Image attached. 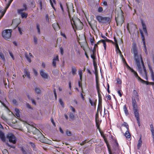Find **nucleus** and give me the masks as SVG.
<instances>
[{
    "mask_svg": "<svg viewBox=\"0 0 154 154\" xmlns=\"http://www.w3.org/2000/svg\"><path fill=\"white\" fill-rule=\"evenodd\" d=\"M132 52L134 54V60L136 63L138 72L143 76H145L146 79L148 80L147 71L142 57L140 55L138 54L137 49L136 47H133L132 49H131V52Z\"/></svg>",
    "mask_w": 154,
    "mask_h": 154,
    "instance_id": "f257e3e1",
    "label": "nucleus"
},
{
    "mask_svg": "<svg viewBox=\"0 0 154 154\" xmlns=\"http://www.w3.org/2000/svg\"><path fill=\"white\" fill-rule=\"evenodd\" d=\"M117 13L115 15V20L117 26H121L124 21V18L123 15V12L122 10L120 9L116 12Z\"/></svg>",
    "mask_w": 154,
    "mask_h": 154,
    "instance_id": "f03ea898",
    "label": "nucleus"
},
{
    "mask_svg": "<svg viewBox=\"0 0 154 154\" xmlns=\"http://www.w3.org/2000/svg\"><path fill=\"white\" fill-rule=\"evenodd\" d=\"M72 22L71 21V24L73 28L75 27L76 29L81 30L83 28V24L78 18L75 19L72 18Z\"/></svg>",
    "mask_w": 154,
    "mask_h": 154,
    "instance_id": "7ed1b4c3",
    "label": "nucleus"
},
{
    "mask_svg": "<svg viewBox=\"0 0 154 154\" xmlns=\"http://www.w3.org/2000/svg\"><path fill=\"white\" fill-rule=\"evenodd\" d=\"M96 17L97 20L100 23H109L111 21L110 18L109 17H103L100 15H97Z\"/></svg>",
    "mask_w": 154,
    "mask_h": 154,
    "instance_id": "20e7f679",
    "label": "nucleus"
},
{
    "mask_svg": "<svg viewBox=\"0 0 154 154\" xmlns=\"http://www.w3.org/2000/svg\"><path fill=\"white\" fill-rule=\"evenodd\" d=\"M12 29H6L2 32V36L6 40L10 38L11 35Z\"/></svg>",
    "mask_w": 154,
    "mask_h": 154,
    "instance_id": "39448f33",
    "label": "nucleus"
},
{
    "mask_svg": "<svg viewBox=\"0 0 154 154\" xmlns=\"http://www.w3.org/2000/svg\"><path fill=\"white\" fill-rule=\"evenodd\" d=\"M7 138L8 139L9 141L10 142L13 144L16 143L17 140L16 137L12 133H8L7 135Z\"/></svg>",
    "mask_w": 154,
    "mask_h": 154,
    "instance_id": "423d86ee",
    "label": "nucleus"
},
{
    "mask_svg": "<svg viewBox=\"0 0 154 154\" xmlns=\"http://www.w3.org/2000/svg\"><path fill=\"white\" fill-rule=\"evenodd\" d=\"M66 5L67 7V9H68V15L69 16V17L70 18V20H71V21L72 20V18H71V14H72L73 15L74 14L73 13L75 11V10L73 9V5L72 3H71L70 4V5L71 6V10L69 8V6H68V4L66 3Z\"/></svg>",
    "mask_w": 154,
    "mask_h": 154,
    "instance_id": "0eeeda50",
    "label": "nucleus"
},
{
    "mask_svg": "<svg viewBox=\"0 0 154 154\" xmlns=\"http://www.w3.org/2000/svg\"><path fill=\"white\" fill-rule=\"evenodd\" d=\"M12 1H9L8 4L6 5V6L5 8V9L4 11H3L2 9V8L0 7V12L1 14V15L0 16V18H2L4 14H5L6 11L7 9L9 7L10 5L11 2Z\"/></svg>",
    "mask_w": 154,
    "mask_h": 154,
    "instance_id": "6e6552de",
    "label": "nucleus"
},
{
    "mask_svg": "<svg viewBox=\"0 0 154 154\" xmlns=\"http://www.w3.org/2000/svg\"><path fill=\"white\" fill-rule=\"evenodd\" d=\"M20 149L23 154H31L32 152L30 149H25L23 147H21Z\"/></svg>",
    "mask_w": 154,
    "mask_h": 154,
    "instance_id": "1a4fd4ad",
    "label": "nucleus"
},
{
    "mask_svg": "<svg viewBox=\"0 0 154 154\" xmlns=\"http://www.w3.org/2000/svg\"><path fill=\"white\" fill-rule=\"evenodd\" d=\"M23 8L18 9L17 10L18 13L23 12V11H26L28 10L27 7L25 4H23Z\"/></svg>",
    "mask_w": 154,
    "mask_h": 154,
    "instance_id": "9d476101",
    "label": "nucleus"
},
{
    "mask_svg": "<svg viewBox=\"0 0 154 154\" xmlns=\"http://www.w3.org/2000/svg\"><path fill=\"white\" fill-rule=\"evenodd\" d=\"M131 72L133 73L136 78H137V79H138V80L139 81H142L143 82H145L144 80L142 79L141 78H140V77L139 76L137 72H136L133 69H132L131 70Z\"/></svg>",
    "mask_w": 154,
    "mask_h": 154,
    "instance_id": "9b49d317",
    "label": "nucleus"
},
{
    "mask_svg": "<svg viewBox=\"0 0 154 154\" xmlns=\"http://www.w3.org/2000/svg\"><path fill=\"white\" fill-rule=\"evenodd\" d=\"M132 105L133 111L137 109V104L136 102L135 99L132 98Z\"/></svg>",
    "mask_w": 154,
    "mask_h": 154,
    "instance_id": "f8f14e48",
    "label": "nucleus"
},
{
    "mask_svg": "<svg viewBox=\"0 0 154 154\" xmlns=\"http://www.w3.org/2000/svg\"><path fill=\"white\" fill-rule=\"evenodd\" d=\"M101 37L102 38H103L104 39V40H101L100 41H98L97 42V44H99V43L100 42H102L103 44L104 49L105 50H106V43L105 42V40H106V39H107V38L106 37H105V36H103V35H102L101 36Z\"/></svg>",
    "mask_w": 154,
    "mask_h": 154,
    "instance_id": "ddd939ff",
    "label": "nucleus"
},
{
    "mask_svg": "<svg viewBox=\"0 0 154 154\" xmlns=\"http://www.w3.org/2000/svg\"><path fill=\"white\" fill-rule=\"evenodd\" d=\"M40 74L43 78L45 79H48V75L44 72L43 70H42L40 72Z\"/></svg>",
    "mask_w": 154,
    "mask_h": 154,
    "instance_id": "4468645a",
    "label": "nucleus"
},
{
    "mask_svg": "<svg viewBox=\"0 0 154 154\" xmlns=\"http://www.w3.org/2000/svg\"><path fill=\"white\" fill-rule=\"evenodd\" d=\"M141 23H142V27H143V30L144 32V33H145V34H146V35L147 36H148V33L147 32V29H146V25H145V24L143 22V20H141Z\"/></svg>",
    "mask_w": 154,
    "mask_h": 154,
    "instance_id": "2eb2a0df",
    "label": "nucleus"
},
{
    "mask_svg": "<svg viewBox=\"0 0 154 154\" xmlns=\"http://www.w3.org/2000/svg\"><path fill=\"white\" fill-rule=\"evenodd\" d=\"M0 138L3 142H5L6 141L4 133L1 131H0Z\"/></svg>",
    "mask_w": 154,
    "mask_h": 154,
    "instance_id": "dca6fc26",
    "label": "nucleus"
},
{
    "mask_svg": "<svg viewBox=\"0 0 154 154\" xmlns=\"http://www.w3.org/2000/svg\"><path fill=\"white\" fill-rule=\"evenodd\" d=\"M24 74L29 79L30 78V75L29 72L27 69H25L24 70Z\"/></svg>",
    "mask_w": 154,
    "mask_h": 154,
    "instance_id": "f3484780",
    "label": "nucleus"
},
{
    "mask_svg": "<svg viewBox=\"0 0 154 154\" xmlns=\"http://www.w3.org/2000/svg\"><path fill=\"white\" fill-rule=\"evenodd\" d=\"M36 130L37 131L38 129L31 126H30L28 128V132L30 133H32L33 131Z\"/></svg>",
    "mask_w": 154,
    "mask_h": 154,
    "instance_id": "a211bd4d",
    "label": "nucleus"
},
{
    "mask_svg": "<svg viewBox=\"0 0 154 154\" xmlns=\"http://www.w3.org/2000/svg\"><path fill=\"white\" fill-rule=\"evenodd\" d=\"M103 138L104 139V140L105 143H106L107 146V148H108V151L109 152V154H110V153H112V152L111 151L109 145L108 143V142L106 139L105 137H103Z\"/></svg>",
    "mask_w": 154,
    "mask_h": 154,
    "instance_id": "6ab92c4d",
    "label": "nucleus"
},
{
    "mask_svg": "<svg viewBox=\"0 0 154 154\" xmlns=\"http://www.w3.org/2000/svg\"><path fill=\"white\" fill-rule=\"evenodd\" d=\"M97 89V91L98 94V96L99 97V102H102V99L101 97V95L100 93V90L99 87H96Z\"/></svg>",
    "mask_w": 154,
    "mask_h": 154,
    "instance_id": "aec40b11",
    "label": "nucleus"
},
{
    "mask_svg": "<svg viewBox=\"0 0 154 154\" xmlns=\"http://www.w3.org/2000/svg\"><path fill=\"white\" fill-rule=\"evenodd\" d=\"M43 135L41 132L38 130L37 131V133L35 137V139H38Z\"/></svg>",
    "mask_w": 154,
    "mask_h": 154,
    "instance_id": "412c9836",
    "label": "nucleus"
},
{
    "mask_svg": "<svg viewBox=\"0 0 154 154\" xmlns=\"http://www.w3.org/2000/svg\"><path fill=\"white\" fill-rule=\"evenodd\" d=\"M38 140L43 143H45L46 141V139L43 135Z\"/></svg>",
    "mask_w": 154,
    "mask_h": 154,
    "instance_id": "4be33fe9",
    "label": "nucleus"
},
{
    "mask_svg": "<svg viewBox=\"0 0 154 154\" xmlns=\"http://www.w3.org/2000/svg\"><path fill=\"white\" fill-rule=\"evenodd\" d=\"M95 120L96 126L97 128L99 129V117L98 113H97L96 115Z\"/></svg>",
    "mask_w": 154,
    "mask_h": 154,
    "instance_id": "5701e85b",
    "label": "nucleus"
},
{
    "mask_svg": "<svg viewBox=\"0 0 154 154\" xmlns=\"http://www.w3.org/2000/svg\"><path fill=\"white\" fill-rule=\"evenodd\" d=\"M77 71V69L76 67L73 66H72V72L73 75H74L76 74Z\"/></svg>",
    "mask_w": 154,
    "mask_h": 154,
    "instance_id": "b1692460",
    "label": "nucleus"
},
{
    "mask_svg": "<svg viewBox=\"0 0 154 154\" xmlns=\"http://www.w3.org/2000/svg\"><path fill=\"white\" fill-rule=\"evenodd\" d=\"M141 136L140 137L138 141V144L137 145V147L138 149H139L141 147L142 144V140L141 139Z\"/></svg>",
    "mask_w": 154,
    "mask_h": 154,
    "instance_id": "393cba45",
    "label": "nucleus"
},
{
    "mask_svg": "<svg viewBox=\"0 0 154 154\" xmlns=\"http://www.w3.org/2000/svg\"><path fill=\"white\" fill-rule=\"evenodd\" d=\"M95 74L96 75V87H99V81H98V71L97 72H95Z\"/></svg>",
    "mask_w": 154,
    "mask_h": 154,
    "instance_id": "a878e982",
    "label": "nucleus"
},
{
    "mask_svg": "<svg viewBox=\"0 0 154 154\" xmlns=\"http://www.w3.org/2000/svg\"><path fill=\"white\" fill-rule=\"evenodd\" d=\"M134 114L136 118H140L139 114L138 112V109L134 111Z\"/></svg>",
    "mask_w": 154,
    "mask_h": 154,
    "instance_id": "bb28decb",
    "label": "nucleus"
},
{
    "mask_svg": "<svg viewBox=\"0 0 154 154\" xmlns=\"http://www.w3.org/2000/svg\"><path fill=\"white\" fill-rule=\"evenodd\" d=\"M18 14L20 15L22 18H26L27 16V14L25 13V12L20 13H18Z\"/></svg>",
    "mask_w": 154,
    "mask_h": 154,
    "instance_id": "cd10ccee",
    "label": "nucleus"
},
{
    "mask_svg": "<svg viewBox=\"0 0 154 154\" xmlns=\"http://www.w3.org/2000/svg\"><path fill=\"white\" fill-rule=\"evenodd\" d=\"M34 90L35 93L37 94H40L41 93V91L38 88L35 87Z\"/></svg>",
    "mask_w": 154,
    "mask_h": 154,
    "instance_id": "c85d7f7f",
    "label": "nucleus"
},
{
    "mask_svg": "<svg viewBox=\"0 0 154 154\" xmlns=\"http://www.w3.org/2000/svg\"><path fill=\"white\" fill-rule=\"evenodd\" d=\"M129 130H127L124 135L127 138H129L130 137L131 135L128 131Z\"/></svg>",
    "mask_w": 154,
    "mask_h": 154,
    "instance_id": "c756f323",
    "label": "nucleus"
},
{
    "mask_svg": "<svg viewBox=\"0 0 154 154\" xmlns=\"http://www.w3.org/2000/svg\"><path fill=\"white\" fill-rule=\"evenodd\" d=\"M140 32L141 35V38L143 42H145L144 36L143 35V32L142 30H140Z\"/></svg>",
    "mask_w": 154,
    "mask_h": 154,
    "instance_id": "7c9ffc66",
    "label": "nucleus"
},
{
    "mask_svg": "<svg viewBox=\"0 0 154 154\" xmlns=\"http://www.w3.org/2000/svg\"><path fill=\"white\" fill-rule=\"evenodd\" d=\"M100 5L102 6H105L106 8H107L108 7V5L107 4V3L105 1L103 2H102L100 3Z\"/></svg>",
    "mask_w": 154,
    "mask_h": 154,
    "instance_id": "2f4dec72",
    "label": "nucleus"
},
{
    "mask_svg": "<svg viewBox=\"0 0 154 154\" xmlns=\"http://www.w3.org/2000/svg\"><path fill=\"white\" fill-rule=\"evenodd\" d=\"M93 65L94 66V69L95 72H97V64L95 62V60H93Z\"/></svg>",
    "mask_w": 154,
    "mask_h": 154,
    "instance_id": "473e14b6",
    "label": "nucleus"
},
{
    "mask_svg": "<svg viewBox=\"0 0 154 154\" xmlns=\"http://www.w3.org/2000/svg\"><path fill=\"white\" fill-rule=\"evenodd\" d=\"M89 101L90 103H91V106H93L94 105L95 106H96L97 103V100H95V101L94 103L90 99H89Z\"/></svg>",
    "mask_w": 154,
    "mask_h": 154,
    "instance_id": "72a5a7b5",
    "label": "nucleus"
},
{
    "mask_svg": "<svg viewBox=\"0 0 154 154\" xmlns=\"http://www.w3.org/2000/svg\"><path fill=\"white\" fill-rule=\"evenodd\" d=\"M69 117L70 118L69 120L70 121H71L74 119V116L73 113L70 112L69 114Z\"/></svg>",
    "mask_w": 154,
    "mask_h": 154,
    "instance_id": "f704fd0d",
    "label": "nucleus"
},
{
    "mask_svg": "<svg viewBox=\"0 0 154 154\" xmlns=\"http://www.w3.org/2000/svg\"><path fill=\"white\" fill-rule=\"evenodd\" d=\"M52 26L53 27V28H54V30H56V29L57 28H59V26L58 24L57 23L56 24H53L52 25Z\"/></svg>",
    "mask_w": 154,
    "mask_h": 154,
    "instance_id": "c9c22d12",
    "label": "nucleus"
},
{
    "mask_svg": "<svg viewBox=\"0 0 154 154\" xmlns=\"http://www.w3.org/2000/svg\"><path fill=\"white\" fill-rule=\"evenodd\" d=\"M0 57L2 60H3L4 62L5 61V58L4 55L2 53H0Z\"/></svg>",
    "mask_w": 154,
    "mask_h": 154,
    "instance_id": "e433bc0d",
    "label": "nucleus"
},
{
    "mask_svg": "<svg viewBox=\"0 0 154 154\" xmlns=\"http://www.w3.org/2000/svg\"><path fill=\"white\" fill-rule=\"evenodd\" d=\"M102 108V102H99L98 103V107L97 108V112H98V111L99 110H100V109Z\"/></svg>",
    "mask_w": 154,
    "mask_h": 154,
    "instance_id": "4c0bfd02",
    "label": "nucleus"
},
{
    "mask_svg": "<svg viewBox=\"0 0 154 154\" xmlns=\"http://www.w3.org/2000/svg\"><path fill=\"white\" fill-rule=\"evenodd\" d=\"M144 47V51L146 54H148V52L146 49V42H143Z\"/></svg>",
    "mask_w": 154,
    "mask_h": 154,
    "instance_id": "58836bf2",
    "label": "nucleus"
},
{
    "mask_svg": "<svg viewBox=\"0 0 154 154\" xmlns=\"http://www.w3.org/2000/svg\"><path fill=\"white\" fill-rule=\"evenodd\" d=\"M55 1H50V2L51 6L54 10H55V9L53 3H54L55 4H56Z\"/></svg>",
    "mask_w": 154,
    "mask_h": 154,
    "instance_id": "ea45409f",
    "label": "nucleus"
},
{
    "mask_svg": "<svg viewBox=\"0 0 154 154\" xmlns=\"http://www.w3.org/2000/svg\"><path fill=\"white\" fill-rule=\"evenodd\" d=\"M40 25L38 23L36 24V28L38 30V32L40 34Z\"/></svg>",
    "mask_w": 154,
    "mask_h": 154,
    "instance_id": "a19ab883",
    "label": "nucleus"
},
{
    "mask_svg": "<svg viewBox=\"0 0 154 154\" xmlns=\"http://www.w3.org/2000/svg\"><path fill=\"white\" fill-rule=\"evenodd\" d=\"M123 125L126 127L127 130H129V126L127 123L126 122H124L123 124Z\"/></svg>",
    "mask_w": 154,
    "mask_h": 154,
    "instance_id": "79ce46f5",
    "label": "nucleus"
},
{
    "mask_svg": "<svg viewBox=\"0 0 154 154\" xmlns=\"http://www.w3.org/2000/svg\"><path fill=\"white\" fill-rule=\"evenodd\" d=\"M66 134L68 136H71L72 134L71 132L68 130H66Z\"/></svg>",
    "mask_w": 154,
    "mask_h": 154,
    "instance_id": "37998d69",
    "label": "nucleus"
},
{
    "mask_svg": "<svg viewBox=\"0 0 154 154\" xmlns=\"http://www.w3.org/2000/svg\"><path fill=\"white\" fill-rule=\"evenodd\" d=\"M103 11V8L102 7H99L97 11L99 13H102Z\"/></svg>",
    "mask_w": 154,
    "mask_h": 154,
    "instance_id": "c03bdc74",
    "label": "nucleus"
},
{
    "mask_svg": "<svg viewBox=\"0 0 154 154\" xmlns=\"http://www.w3.org/2000/svg\"><path fill=\"white\" fill-rule=\"evenodd\" d=\"M124 109L125 112V113L127 115L128 114V111L127 109V108L126 105H125L124 107Z\"/></svg>",
    "mask_w": 154,
    "mask_h": 154,
    "instance_id": "a18cd8bd",
    "label": "nucleus"
},
{
    "mask_svg": "<svg viewBox=\"0 0 154 154\" xmlns=\"http://www.w3.org/2000/svg\"><path fill=\"white\" fill-rule=\"evenodd\" d=\"M54 95L55 99V100H57V95L56 89L55 88H54Z\"/></svg>",
    "mask_w": 154,
    "mask_h": 154,
    "instance_id": "49530a36",
    "label": "nucleus"
},
{
    "mask_svg": "<svg viewBox=\"0 0 154 154\" xmlns=\"http://www.w3.org/2000/svg\"><path fill=\"white\" fill-rule=\"evenodd\" d=\"M25 57L27 59V60L30 63L31 61V60L30 59L29 57L28 56V55L27 54H26L25 55Z\"/></svg>",
    "mask_w": 154,
    "mask_h": 154,
    "instance_id": "de8ad7c7",
    "label": "nucleus"
},
{
    "mask_svg": "<svg viewBox=\"0 0 154 154\" xmlns=\"http://www.w3.org/2000/svg\"><path fill=\"white\" fill-rule=\"evenodd\" d=\"M26 107L29 109L32 110L33 109V108L31 107L30 105L28 103H26Z\"/></svg>",
    "mask_w": 154,
    "mask_h": 154,
    "instance_id": "09e8293b",
    "label": "nucleus"
},
{
    "mask_svg": "<svg viewBox=\"0 0 154 154\" xmlns=\"http://www.w3.org/2000/svg\"><path fill=\"white\" fill-rule=\"evenodd\" d=\"M145 81V82H143L142 81H140V82H142L143 83H144V84L146 83L147 85H149V84L152 85V82H149L146 81Z\"/></svg>",
    "mask_w": 154,
    "mask_h": 154,
    "instance_id": "8fccbe9b",
    "label": "nucleus"
},
{
    "mask_svg": "<svg viewBox=\"0 0 154 154\" xmlns=\"http://www.w3.org/2000/svg\"><path fill=\"white\" fill-rule=\"evenodd\" d=\"M95 54H93L92 53V54H91V58L93 59V60H95L96 59V57L95 56Z\"/></svg>",
    "mask_w": 154,
    "mask_h": 154,
    "instance_id": "3c124183",
    "label": "nucleus"
},
{
    "mask_svg": "<svg viewBox=\"0 0 154 154\" xmlns=\"http://www.w3.org/2000/svg\"><path fill=\"white\" fill-rule=\"evenodd\" d=\"M82 71H79V75L80 76V79L81 80L82 79Z\"/></svg>",
    "mask_w": 154,
    "mask_h": 154,
    "instance_id": "603ef678",
    "label": "nucleus"
},
{
    "mask_svg": "<svg viewBox=\"0 0 154 154\" xmlns=\"http://www.w3.org/2000/svg\"><path fill=\"white\" fill-rule=\"evenodd\" d=\"M38 39L37 38L35 37L34 36V41L35 44H36L37 43Z\"/></svg>",
    "mask_w": 154,
    "mask_h": 154,
    "instance_id": "864d4df0",
    "label": "nucleus"
},
{
    "mask_svg": "<svg viewBox=\"0 0 154 154\" xmlns=\"http://www.w3.org/2000/svg\"><path fill=\"white\" fill-rule=\"evenodd\" d=\"M52 65H53V66L54 67H55L56 66V61H55V59H53V61L52 62Z\"/></svg>",
    "mask_w": 154,
    "mask_h": 154,
    "instance_id": "5fc2aeb1",
    "label": "nucleus"
},
{
    "mask_svg": "<svg viewBox=\"0 0 154 154\" xmlns=\"http://www.w3.org/2000/svg\"><path fill=\"white\" fill-rule=\"evenodd\" d=\"M116 51H117V53L118 51V52H119V51H120V49H119V47L118 45V44H116Z\"/></svg>",
    "mask_w": 154,
    "mask_h": 154,
    "instance_id": "6e6d98bb",
    "label": "nucleus"
},
{
    "mask_svg": "<svg viewBox=\"0 0 154 154\" xmlns=\"http://www.w3.org/2000/svg\"><path fill=\"white\" fill-rule=\"evenodd\" d=\"M111 42V43H112L113 44H114V42H113L112 40H109V39H108L107 38V39H106V40H105V42Z\"/></svg>",
    "mask_w": 154,
    "mask_h": 154,
    "instance_id": "4d7b16f0",
    "label": "nucleus"
},
{
    "mask_svg": "<svg viewBox=\"0 0 154 154\" xmlns=\"http://www.w3.org/2000/svg\"><path fill=\"white\" fill-rule=\"evenodd\" d=\"M59 101L60 102V104L62 105V106H63L64 104L63 103V101L62 100V99H60L59 100Z\"/></svg>",
    "mask_w": 154,
    "mask_h": 154,
    "instance_id": "13d9d810",
    "label": "nucleus"
},
{
    "mask_svg": "<svg viewBox=\"0 0 154 154\" xmlns=\"http://www.w3.org/2000/svg\"><path fill=\"white\" fill-rule=\"evenodd\" d=\"M94 38H90V42L92 44V45H93V44L94 43Z\"/></svg>",
    "mask_w": 154,
    "mask_h": 154,
    "instance_id": "bf43d9fd",
    "label": "nucleus"
},
{
    "mask_svg": "<svg viewBox=\"0 0 154 154\" xmlns=\"http://www.w3.org/2000/svg\"><path fill=\"white\" fill-rule=\"evenodd\" d=\"M126 67L127 68L130 70L131 71V70L133 69H132L127 64V63H126Z\"/></svg>",
    "mask_w": 154,
    "mask_h": 154,
    "instance_id": "052dcab7",
    "label": "nucleus"
},
{
    "mask_svg": "<svg viewBox=\"0 0 154 154\" xmlns=\"http://www.w3.org/2000/svg\"><path fill=\"white\" fill-rule=\"evenodd\" d=\"M12 102L15 105L17 104V101L15 99H13L12 100Z\"/></svg>",
    "mask_w": 154,
    "mask_h": 154,
    "instance_id": "680f3d73",
    "label": "nucleus"
},
{
    "mask_svg": "<svg viewBox=\"0 0 154 154\" xmlns=\"http://www.w3.org/2000/svg\"><path fill=\"white\" fill-rule=\"evenodd\" d=\"M60 52L62 55H63V48L61 47L60 48Z\"/></svg>",
    "mask_w": 154,
    "mask_h": 154,
    "instance_id": "e2e57ef3",
    "label": "nucleus"
},
{
    "mask_svg": "<svg viewBox=\"0 0 154 154\" xmlns=\"http://www.w3.org/2000/svg\"><path fill=\"white\" fill-rule=\"evenodd\" d=\"M117 82L119 84H121V81L119 78H117Z\"/></svg>",
    "mask_w": 154,
    "mask_h": 154,
    "instance_id": "0e129e2a",
    "label": "nucleus"
},
{
    "mask_svg": "<svg viewBox=\"0 0 154 154\" xmlns=\"http://www.w3.org/2000/svg\"><path fill=\"white\" fill-rule=\"evenodd\" d=\"M87 142H86V140H84V141H83L82 143H80V145L81 146L84 145L85 143H87Z\"/></svg>",
    "mask_w": 154,
    "mask_h": 154,
    "instance_id": "69168bd1",
    "label": "nucleus"
},
{
    "mask_svg": "<svg viewBox=\"0 0 154 154\" xmlns=\"http://www.w3.org/2000/svg\"><path fill=\"white\" fill-rule=\"evenodd\" d=\"M9 54L11 56V57L13 59H14V57L12 53L11 52H9Z\"/></svg>",
    "mask_w": 154,
    "mask_h": 154,
    "instance_id": "338daca9",
    "label": "nucleus"
},
{
    "mask_svg": "<svg viewBox=\"0 0 154 154\" xmlns=\"http://www.w3.org/2000/svg\"><path fill=\"white\" fill-rule=\"evenodd\" d=\"M33 71L35 75H37L38 74V73H37V71L34 69H33Z\"/></svg>",
    "mask_w": 154,
    "mask_h": 154,
    "instance_id": "774afa93",
    "label": "nucleus"
}]
</instances>
